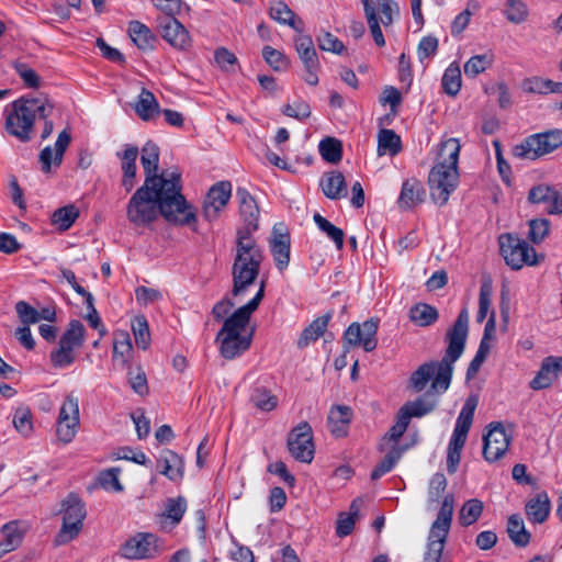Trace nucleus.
Masks as SVG:
<instances>
[{"instance_id": "obj_1", "label": "nucleus", "mask_w": 562, "mask_h": 562, "mask_svg": "<svg viewBox=\"0 0 562 562\" xmlns=\"http://www.w3.org/2000/svg\"><path fill=\"white\" fill-rule=\"evenodd\" d=\"M140 164L145 179L127 203V220L135 226H148L162 216L171 225L198 232V210L182 193L181 173L159 170V147L155 143L143 146Z\"/></svg>"}, {"instance_id": "obj_2", "label": "nucleus", "mask_w": 562, "mask_h": 562, "mask_svg": "<svg viewBox=\"0 0 562 562\" xmlns=\"http://www.w3.org/2000/svg\"><path fill=\"white\" fill-rule=\"evenodd\" d=\"M468 333L469 312L467 307H463L452 327L446 333L448 347L442 359L440 361L423 363L412 373L409 382L416 392H422L431 379L432 382L428 391L443 393L449 389L452 380L453 363L463 353Z\"/></svg>"}, {"instance_id": "obj_3", "label": "nucleus", "mask_w": 562, "mask_h": 562, "mask_svg": "<svg viewBox=\"0 0 562 562\" xmlns=\"http://www.w3.org/2000/svg\"><path fill=\"white\" fill-rule=\"evenodd\" d=\"M460 148L461 146L457 138H449L442 142L437 155V164L428 175L430 198L439 205H445L450 194L457 189Z\"/></svg>"}, {"instance_id": "obj_4", "label": "nucleus", "mask_w": 562, "mask_h": 562, "mask_svg": "<svg viewBox=\"0 0 562 562\" xmlns=\"http://www.w3.org/2000/svg\"><path fill=\"white\" fill-rule=\"evenodd\" d=\"M54 104L47 95L38 98L21 97L5 109V131L26 143L31 140V133L36 117L46 119L50 115Z\"/></svg>"}, {"instance_id": "obj_5", "label": "nucleus", "mask_w": 562, "mask_h": 562, "mask_svg": "<svg viewBox=\"0 0 562 562\" xmlns=\"http://www.w3.org/2000/svg\"><path fill=\"white\" fill-rule=\"evenodd\" d=\"M235 250L232 295L238 296L257 280L263 252L254 238L247 237H236Z\"/></svg>"}, {"instance_id": "obj_6", "label": "nucleus", "mask_w": 562, "mask_h": 562, "mask_svg": "<svg viewBox=\"0 0 562 562\" xmlns=\"http://www.w3.org/2000/svg\"><path fill=\"white\" fill-rule=\"evenodd\" d=\"M234 318L235 315H231L224 321L215 338V341L221 344V356L228 360L239 357L248 350L252 338L251 334L248 336L241 335V330L246 328L248 322L244 319L236 321Z\"/></svg>"}, {"instance_id": "obj_7", "label": "nucleus", "mask_w": 562, "mask_h": 562, "mask_svg": "<svg viewBox=\"0 0 562 562\" xmlns=\"http://www.w3.org/2000/svg\"><path fill=\"white\" fill-rule=\"evenodd\" d=\"M562 146V130L554 128L526 137L513 148V155L520 159L536 160Z\"/></svg>"}, {"instance_id": "obj_8", "label": "nucleus", "mask_w": 562, "mask_h": 562, "mask_svg": "<svg viewBox=\"0 0 562 562\" xmlns=\"http://www.w3.org/2000/svg\"><path fill=\"white\" fill-rule=\"evenodd\" d=\"M61 512L63 525L55 537V543L58 546L70 542L79 535L87 516L85 503L75 493H70L61 502Z\"/></svg>"}, {"instance_id": "obj_9", "label": "nucleus", "mask_w": 562, "mask_h": 562, "mask_svg": "<svg viewBox=\"0 0 562 562\" xmlns=\"http://www.w3.org/2000/svg\"><path fill=\"white\" fill-rule=\"evenodd\" d=\"M498 244L501 255L513 270H519L524 265L536 266L539 262L536 249L512 233L502 234Z\"/></svg>"}, {"instance_id": "obj_10", "label": "nucleus", "mask_w": 562, "mask_h": 562, "mask_svg": "<svg viewBox=\"0 0 562 562\" xmlns=\"http://www.w3.org/2000/svg\"><path fill=\"white\" fill-rule=\"evenodd\" d=\"M453 504V495H446L442 501L441 507L437 514V518L431 525L428 536L427 550L425 553L435 554L443 552L449 530L451 528Z\"/></svg>"}, {"instance_id": "obj_11", "label": "nucleus", "mask_w": 562, "mask_h": 562, "mask_svg": "<svg viewBox=\"0 0 562 562\" xmlns=\"http://www.w3.org/2000/svg\"><path fill=\"white\" fill-rule=\"evenodd\" d=\"M290 454L300 462L311 463L314 459L313 430L307 422L300 423L288 435Z\"/></svg>"}, {"instance_id": "obj_12", "label": "nucleus", "mask_w": 562, "mask_h": 562, "mask_svg": "<svg viewBox=\"0 0 562 562\" xmlns=\"http://www.w3.org/2000/svg\"><path fill=\"white\" fill-rule=\"evenodd\" d=\"M379 328V319L370 318L359 323H351L344 333V348L349 351V346H362L364 351L370 352L376 348L378 339L376 331Z\"/></svg>"}, {"instance_id": "obj_13", "label": "nucleus", "mask_w": 562, "mask_h": 562, "mask_svg": "<svg viewBox=\"0 0 562 562\" xmlns=\"http://www.w3.org/2000/svg\"><path fill=\"white\" fill-rule=\"evenodd\" d=\"M236 198L239 203V215L243 221V225L236 231V237L254 238V233L259 228V206L255 198L245 188L238 187L236 189Z\"/></svg>"}, {"instance_id": "obj_14", "label": "nucleus", "mask_w": 562, "mask_h": 562, "mask_svg": "<svg viewBox=\"0 0 562 562\" xmlns=\"http://www.w3.org/2000/svg\"><path fill=\"white\" fill-rule=\"evenodd\" d=\"M79 427L78 398L69 393L59 411L56 435L64 442L69 443L76 436Z\"/></svg>"}, {"instance_id": "obj_15", "label": "nucleus", "mask_w": 562, "mask_h": 562, "mask_svg": "<svg viewBox=\"0 0 562 562\" xmlns=\"http://www.w3.org/2000/svg\"><path fill=\"white\" fill-rule=\"evenodd\" d=\"M483 435V457L487 462L499 460L508 450L510 436L507 435L501 422H492Z\"/></svg>"}, {"instance_id": "obj_16", "label": "nucleus", "mask_w": 562, "mask_h": 562, "mask_svg": "<svg viewBox=\"0 0 562 562\" xmlns=\"http://www.w3.org/2000/svg\"><path fill=\"white\" fill-rule=\"evenodd\" d=\"M158 537L150 532H138L120 548V554L130 560L149 559L159 552Z\"/></svg>"}, {"instance_id": "obj_17", "label": "nucleus", "mask_w": 562, "mask_h": 562, "mask_svg": "<svg viewBox=\"0 0 562 562\" xmlns=\"http://www.w3.org/2000/svg\"><path fill=\"white\" fill-rule=\"evenodd\" d=\"M232 196V183L227 180L213 184L203 202V216L206 221L213 222L225 209Z\"/></svg>"}, {"instance_id": "obj_18", "label": "nucleus", "mask_w": 562, "mask_h": 562, "mask_svg": "<svg viewBox=\"0 0 562 562\" xmlns=\"http://www.w3.org/2000/svg\"><path fill=\"white\" fill-rule=\"evenodd\" d=\"M159 22L160 34L176 49H188L191 46V37L188 30L176 19L178 13H165Z\"/></svg>"}, {"instance_id": "obj_19", "label": "nucleus", "mask_w": 562, "mask_h": 562, "mask_svg": "<svg viewBox=\"0 0 562 562\" xmlns=\"http://www.w3.org/2000/svg\"><path fill=\"white\" fill-rule=\"evenodd\" d=\"M560 375H562V357H547L542 360L540 370L530 381L529 386L536 391L547 389Z\"/></svg>"}, {"instance_id": "obj_20", "label": "nucleus", "mask_w": 562, "mask_h": 562, "mask_svg": "<svg viewBox=\"0 0 562 562\" xmlns=\"http://www.w3.org/2000/svg\"><path fill=\"white\" fill-rule=\"evenodd\" d=\"M71 143L70 132L65 128L58 134L57 140L55 143V155L53 159V150L50 146H46L43 148L38 155L40 162L42 165V171L49 172L52 168V162L56 166H59L63 161L64 153L67 147Z\"/></svg>"}, {"instance_id": "obj_21", "label": "nucleus", "mask_w": 562, "mask_h": 562, "mask_svg": "<svg viewBox=\"0 0 562 562\" xmlns=\"http://www.w3.org/2000/svg\"><path fill=\"white\" fill-rule=\"evenodd\" d=\"M290 248V234L288 232L282 233L274 226L272 229V240L270 241V251L279 271H283L289 266Z\"/></svg>"}, {"instance_id": "obj_22", "label": "nucleus", "mask_w": 562, "mask_h": 562, "mask_svg": "<svg viewBox=\"0 0 562 562\" xmlns=\"http://www.w3.org/2000/svg\"><path fill=\"white\" fill-rule=\"evenodd\" d=\"M425 196L426 191L422 181L411 178L403 182L397 204L402 210H411L417 204L423 203Z\"/></svg>"}, {"instance_id": "obj_23", "label": "nucleus", "mask_w": 562, "mask_h": 562, "mask_svg": "<svg viewBox=\"0 0 562 562\" xmlns=\"http://www.w3.org/2000/svg\"><path fill=\"white\" fill-rule=\"evenodd\" d=\"M527 200L531 204H547L546 211L548 214H558L553 211V207L558 206L559 203V189L554 186L546 183L533 186L528 192Z\"/></svg>"}, {"instance_id": "obj_24", "label": "nucleus", "mask_w": 562, "mask_h": 562, "mask_svg": "<svg viewBox=\"0 0 562 562\" xmlns=\"http://www.w3.org/2000/svg\"><path fill=\"white\" fill-rule=\"evenodd\" d=\"M352 419V409L347 405H334L328 414V424L334 436L341 438L348 432Z\"/></svg>"}, {"instance_id": "obj_25", "label": "nucleus", "mask_w": 562, "mask_h": 562, "mask_svg": "<svg viewBox=\"0 0 562 562\" xmlns=\"http://www.w3.org/2000/svg\"><path fill=\"white\" fill-rule=\"evenodd\" d=\"M550 509L551 503L546 492L538 493L525 506L527 518L533 524H543L548 519Z\"/></svg>"}, {"instance_id": "obj_26", "label": "nucleus", "mask_w": 562, "mask_h": 562, "mask_svg": "<svg viewBox=\"0 0 562 562\" xmlns=\"http://www.w3.org/2000/svg\"><path fill=\"white\" fill-rule=\"evenodd\" d=\"M333 315L334 312L329 311L325 315L315 318L308 326H306L297 339V348L304 349L311 342L316 341L321 336H323Z\"/></svg>"}, {"instance_id": "obj_27", "label": "nucleus", "mask_w": 562, "mask_h": 562, "mask_svg": "<svg viewBox=\"0 0 562 562\" xmlns=\"http://www.w3.org/2000/svg\"><path fill=\"white\" fill-rule=\"evenodd\" d=\"M159 472L171 481L181 480L183 476V460L171 450H166L158 460Z\"/></svg>"}, {"instance_id": "obj_28", "label": "nucleus", "mask_w": 562, "mask_h": 562, "mask_svg": "<svg viewBox=\"0 0 562 562\" xmlns=\"http://www.w3.org/2000/svg\"><path fill=\"white\" fill-rule=\"evenodd\" d=\"M269 14L271 19L281 24L289 25L299 33H302L304 30V22L302 19L297 18L295 13L289 8V5L283 1H276L272 3Z\"/></svg>"}, {"instance_id": "obj_29", "label": "nucleus", "mask_w": 562, "mask_h": 562, "mask_svg": "<svg viewBox=\"0 0 562 562\" xmlns=\"http://www.w3.org/2000/svg\"><path fill=\"white\" fill-rule=\"evenodd\" d=\"M127 31L131 40L139 49H154L157 37L147 25L139 21H131Z\"/></svg>"}, {"instance_id": "obj_30", "label": "nucleus", "mask_w": 562, "mask_h": 562, "mask_svg": "<svg viewBox=\"0 0 562 562\" xmlns=\"http://www.w3.org/2000/svg\"><path fill=\"white\" fill-rule=\"evenodd\" d=\"M321 187L325 196L330 200H340L347 195L346 180L340 171L326 173Z\"/></svg>"}, {"instance_id": "obj_31", "label": "nucleus", "mask_w": 562, "mask_h": 562, "mask_svg": "<svg viewBox=\"0 0 562 562\" xmlns=\"http://www.w3.org/2000/svg\"><path fill=\"white\" fill-rule=\"evenodd\" d=\"M438 394L427 391L414 401L406 402L404 405L411 412L414 418H420L434 412L439 403Z\"/></svg>"}, {"instance_id": "obj_32", "label": "nucleus", "mask_w": 562, "mask_h": 562, "mask_svg": "<svg viewBox=\"0 0 562 562\" xmlns=\"http://www.w3.org/2000/svg\"><path fill=\"white\" fill-rule=\"evenodd\" d=\"M506 531L516 547L525 548L530 543L531 533L526 529L524 519L519 514H513L508 517Z\"/></svg>"}, {"instance_id": "obj_33", "label": "nucleus", "mask_w": 562, "mask_h": 562, "mask_svg": "<svg viewBox=\"0 0 562 562\" xmlns=\"http://www.w3.org/2000/svg\"><path fill=\"white\" fill-rule=\"evenodd\" d=\"M134 109L143 121H150L160 113L159 103L154 93L146 88L142 89Z\"/></svg>"}, {"instance_id": "obj_34", "label": "nucleus", "mask_w": 562, "mask_h": 562, "mask_svg": "<svg viewBox=\"0 0 562 562\" xmlns=\"http://www.w3.org/2000/svg\"><path fill=\"white\" fill-rule=\"evenodd\" d=\"M409 319L420 327L435 324L439 318L438 310L427 303H416L409 308Z\"/></svg>"}, {"instance_id": "obj_35", "label": "nucleus", "mask_w": 562, "mask_h": 562, "mask_svg": "<svg viewBox=\"0 0 562 562\" xmlns=\"http://www.w3.org/2000/svg\"><path fill=\"white\" fill-rule=\"evenodd\" d=\"M85 335L86 328L83 324L78 319H71L67 329L63 333L58 345H63L75 351V349L80 348L83 345Z\"/></svg>"}, {"instance_id": "obj_36", "label": "nucleus", "mask_w": 562, "mask_h": 562, "mask_svg": "<svg viewBox=\"0 0 562 562\" xmlns=\"http://www.w3.org/2000/svg\"><path fill=\"white\" fill-rule=\"evenodd\" d=\"M401 150V137L393 130L382 128L378 135L379 156L385 154H389L390 156H396Z\"/></svg>"}, {"instance_id": "obj_37", "label": "nucleus", "mask_w": 562, "mask_h": 562, "mask_svg": "<svg viewBox=\"0 0 562 562\" xmlns=\"http://www.w3.org/2000/svg\"><path fill=\"white\" fill-rule=\"evenodd\" d=\"M363 4L364 15L371 32V35L374 40V43L382 47L385 45V40L380 26V20L378 18L376 8L372 0H361Z\"/></svg>"}, {"instance_id": "obj_38", "label": "nucleus", "mask_w": 562, "mask_h": 562, "mask_svg": "<svg viewBox=\"0 0 562 562\" xmlns=\"http://www.w3.org/2000/svg\"><path fill=\"white\" fill-rule=\"evenodd\" d=\"M479 400L475 395H470L457 418L454 431L468 435L474 417V412L477 406Z\"/></svg>"}, {"instance_id": "obj_39", "label": "nucleus", "mask_w": 562, "mask_h": 562, "mask_svg": "<svg viewBox=\"0 0 562 562\" xmlns=\"http://www.w3.org/2000/svg\"><path fill=\"white\" fill-rule=\"evenodd\" d=\"M322 158L329 164H338L342 158V143L335 137H325L319 142Z\"/></svg>"}, {"instance_id": "obj_40", "label": "nucleus", "mask_w": 562, "mask_h": 562, "mask_svg": "<svg viewBox=\"0 0 562 562\" xmlns=\"http://www.w3.org/2000/svg\"><path fill=\"white\" fill-rule=\"evenodd\" d=\"M484 509L483 502L477 498L467 501L459 512V522L463 527H469L476 522Z\"/></svg>"}, {"instance_id": "obj_41", "label": "nucleus", "mask_w": 562, "mask_h": 562, "mask_svg": "<svg viewBox=\"0 0 562 562\" xmlns=\"http://www.w3.org/2000/svg\"><path fill=\"white\" fill-rule=\"evenodd\" d=\"M522 88L529 93H562V82L541 78L526 79L522 83Z\"/></svg>"}, {"instance_id": "obj_42", "label": "nucleus", "mask_w": 562, "mask_h": 562, "mask_svg": "<svg viewBox=\"0 0 562 562\" xmlns=\"http://www.w3.org/2000/svg\"><path fill=\"white\" fill-rule=\"evenodd\" d=\"M441 86L445 93L456 97L461 89V70L460 67L452 63L445 70L441 79Z\"/></svg>"}, {"instance_id": "obj_43", "label": "nucleus", "mask_w": 562, "mask_h": 562, "mask_svg": "<svg viewBox=\"0 0 562 562\" xmlns=\"http://www.w3.org/2000/svg\"><path fill=\"white\" fill-rule=\"evenodd\" d=\"M403 448L393 447L384 458L374 467L371 472V480L376 481L385 473L390 472L402 457Z\"/></svg>"}, {"instance_id": "obj_44", "label": "nucleus", "mask_w": 562, "mask_h": 562, "mask_svg": "<svg viewBox=\"0 0 562 562\" xmlns=\"http://www.w3.org/2000/svg\"><path fill=\"white\" fill-rule=\"evenodd\" d=\"M79 216V210L72 205H66L57 209L52 215V223L58 227L59 231H67L71 227Z\"/></svg>"}, {"instance_id": "obj_45", "label": "nucleus", "mask_w": 562, "mask_h": 562, "mask_svg": "<svg viewBox=\"0 0 562 562\" xmlns=\"http://www.w3.org/2000/svg\"><path fill=\"white\" fill-rule=\"evenodd\" d=\"M313 220L319 231L325 233L335 244L338 250H341L344 247V237L345 234L341 228L335 226L327 218L322 216L319 213H315Z\"/></svg>"}, {"instance_id": "obj_46", "label": "nucleus", "mask_w": 562, "mask_h": 562, "mask_svg": "<svg viewBox=\"0 0 562 562\" xmlns=\"http://www.w3.org/2000/svg\"><path fill=\"white\" fill-rule=\"evenodd\" d=\"M1 532L4 546L11 549V551L15 550L22 543L24 530L20 528V522L18 520L4 524L1 528Z\"/></svg>"}, {"instance_id": "obj_47", "label": "nucleus", "mask_w": 562, "mask_h": 562, "mask_svg": "<svg viewBox=\"0 0 562 562\" xmlns=\"http://www.w3.org/2000/svg\"><path fill=\"white\" fill-rule=\"evenodd\" d=\"M132 330L137 347L146 350L150 344L148 323L144 315H137L132 321Z\"/></svg>"}, {"instance_id": "obj_48", "label": "nucleus", "mask_w": 562, "mask_h": 562, "mask_svg": "<svg viewBox=\"0 0 562 562\" xmlns=\"http://www.w3.org/2000/svg\"><path fill=\"white\" fill-rule=\"evenodd\" d=\"M127 379L132 390L138 394L139 396H145L148 394V383L145 371L140 367L133 368L128 366L127 368Z\"/></svg>"}, {"instance_id": "obj_49", "label": "nucleus", "mask_w": 562, "mask_h": 562, "mask_svg": "<svg viewBox=\"0 0 562 562\" xmlns=\"http://www.w3.org/2000/svg\"><path fill=\"white\" fill-rule=\"evenodd\" d=\"M250 402L257 408L270 412L277 407L278 398L266 387H257L251 394Z\"/></svg>"}, {"instance_id": "obj_50", "label": "nucleus", "mask_w": 562, "mask_h": 562, "mask_svg": "<svg viewBox=\"0 0 562 562\" xmlns=\"http://www.w3.org/2000/svg\"><path fill=\"white\" fill-rule=\"evenodd\" d=\"M266 282L261 281L260 288L256 295L245 305L238 307L232 315H235L236 321H246L249 323L251 314L258 308L260 302L265 296Z\"/></svg>"}, {"instance_id": "obj_51", "label": "nucleus", "mask_w": 562, "mask_h": 562, "mask_svg": "<svg viewBox=\"0 0 562 562\" xmlns=\"http://www.w3.org/2000/svg\"><path fill=\"white\" fill-rule=\"evenodd\" d=\"M139 150L137 146L126 145L122 153H117V157L121 159V169L123 175H136L137 166L136 159Z\"/></svg>"}, {"instance_id": "obj_52", "label": "nucleus", "mask_w": 562, "mask_h": 562, "mask_svg": "<svg viewBox=\"0 0 562 562\" xmlns=\"http://www.w3.org/2000/svg\"><path fill=\"white\" fill-rule=\"evenodd\" d=\"M13 425L15 429L23 436L27 437L33 431L32 413L29 407L21 406L15 409L13 416Z\"/></svg>"}, {"instance_id": "obj_53", "label": "nucleus", "mask_w": 562, "mask_h": 562, "mask_svg": "<svg viewBox=\"0 0 562 562\" xmlns=\"http://www.w3.org/2000/svg\"><path fill=\"white\" fill-rule=\"evenodd\" d=\"M133 346L127 331L119 330L114 334L113 356L121 357L124 364L127 363L125 356L132 352Z\"/></svg>"}, {"instance_id": "obj_54", "label": "nucleus", "mask_w": 562, "mask_h": 562, "mask_svg": "<svg viewBox=\"0 0 562 562\" xmlns=\"http://www.w3.org/2000/svg\"><path fill=\"white\" fill-rule=\"evenodd\" d=\"M187 509L186 498L179 496L177 498H168L166 504V512L164 516L171 520L172 525H178Z\"/></svg>"}, {"instance_id": "obj_55", "label": "nucleus", "mask_w": 562, "mask_h": 562, "mask_svg": "<svg viewBox=\"0 0 562 562\" xmlns=\"http://www.w3.org/2000/svg\"><path fill=\"white\" fill-rule=\"evenodd\" d=\"M262 57L276 71L285 70L289 66V60L285 55L271 46H265L262 48Z\"/></svg>"}, {"instance_id": "obj_56", "label": "nucleus", "mask_w": 562, "mask_h": 562, "mask_svg": "<svg viewBox=\"0 0 562 562\" xmlns=\"http://www.w3.org/2000/svg\"><path fill=\"white\" fill-rule=\"evenodd\" d=\"M76 355L70 348L58 345V348L49 355L50 363L54 368H66L75 362Z\"/></svg>"}, {"instance_id": "obj_57", "label": "nucleus", "mask_w": 562, "mask_h": 562, "mask_svg": "<svg viewBox=\"0 0 562 562\" xmlns=\"http://www.w3.org/2000/svg\"><path fill=\"white\" fill-rule=\"evenodd\" d=\"M491 350L488 342L481 340L479 349L467 369V380H472L480 371Z\"/></svg>"}, {"instance_id": "obj_58", "label": "nucleus", "mask_w": 562, "mask_h": 562, "mask_svg": "<svg viewBox=\"0 0 562 562\" xmlns=\"http://www.w3.org/2000/svg\"><path fill=\"white\" fill-rule=\"evenodd\" d=\"M550 222L547 218H533L529 221L528 238L533 244H540L549 234Z\"/></svg>"}, {"instance_id": "obj_59", "label": "nucleus", "mask_w": 562, "mask_h": 562, "mask_svg": "<svg viewBox=\"0 0 562 562\" xmlns=\"http://www.w3.org/2000/svg\"><path fill=\"white\" fill-rule=\"evenodd\" d=\"M492 285L490 282H483L479 295V311L476 314V322L482 323L491 307Z\"/></svg>"}, {"instance_id": "obj_60", "label": "nucleus", "mask_w": 562, "mask_h": 562, "mask_svg": "<svg viewBox=\"0 0 562 562\" xmlns=\"http://www.w3.org/2000/svg\"><path fill=\"white\" fill-rule=\"evenodd\" d=\"M317 44L322 50L340 55L345 50L344 43L330 32L317 36Z\"/></svg>"}, {"instance_id": "obj_61", "label": "nucleus", "mask_w": 562, "mask_h": 562, "mask_svg": "<svg viewBox=\"0 0 562 562\" xmlns=\"http://www.w3.org/2000/svg\"><path fill=\"white\" fill-rule=\"evenodd\" d=\"M120 473V468H110L102 471L98 477L100 485L104 488H112L115 492H122L123 486L119 481Z\"/></svg>"}, {"instance_id": "obj_62", "label": "nucleus", "mask_w": 562, "mask_h": 562, "mask_svg": "<svg viewBox=\"0 0 562 562\" xmlns=\"http://www.w3.org/2000/svg\"><path fill=\"white\" fill-rule=\"evenodd\" d=\"M509 9L506 11V18L509 22L519 24L522 23L528 15L527 5L522 0H508Z\"/></svg>"}, {"instance_id": "obj_63", "label": "nucleus", "mask_w": 562, "mask_h": 562, "mask_svg": "<svg viewBox=\"0 0 562 562\" xmlns=\"http://www.w3.org/2000/svg\"><path fill=\"white\" fill-rule=\"evenodd\" d=\"M490 63L486 55H475L464 64V74L470 78H475L487 68Z\"/></svg>"}, {"instance_id": "obj_64", "label": "nucleus", "mask_w": 562, "mask_h": 562, "mask_svg": "<svg viewBox=\"0 0 562 562\" xmlns=\"http://www.w3.org/2000/svg\"><path fill=\"white\" fill-rule=\"evenodd\" d=\"M14 69L16 74L20 76V78L23 80L24 85L29 88L36 89L41 85L40 76L35 70L30 68L24 63H16L14 65Z\"/></svg>"}]
</instances>
